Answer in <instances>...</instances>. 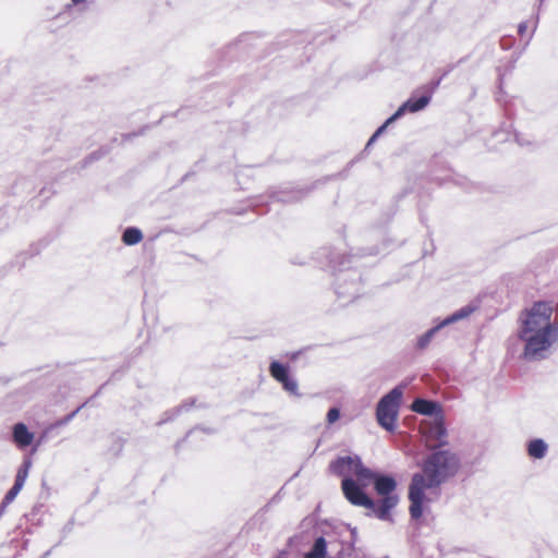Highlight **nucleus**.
Listing matches in <instances>:
<instances>
[{
  "label": "nucleus",
  "mask_w": 558,
  "mask_h": 558,
  "mask_svg": "<svg viewBox=\"0 0 558 558\" xmlns=\"http://www.w3.org/2000/svg\"><path fill=\"white\" fill-rule=\"evenodd\" d=\"M31 465H32L31 461L25 460L23 465L19 469L16 476H22V478L26 480L28 476V471H29Z\"/></svg>",
  "instance_id": "aec40b11"
},
{
  "label": "nucleus",
  "mask_w": 558,
  "mask_h": 558,
  "mask_svg": "<svg viewBox=\"0 0 558 558\" xmlns=\"http://www.w3.org/2000/svg\"><path fill=\"white\" fill-rule=\"evenodd\" d=\"M375 490L383 498L378 505H376L375 517L383 521L391 519L390 510L393 509L398 502L399 497L393 494L397 482L393 477L388 475H377L374 481Z\"/></svg>",
  "instance_id": "7ed1b4c3"
},
{
  "label": "nucleus",
  "mask_w": 558,
  "mask_h": 558,
  "mask_svg": "<svg viewBox=\"0 0 558 558\" xmlns=\"http://www.w3.org/2000/svg\"><path fill=\"white\" fill-rule=\"evenodd\" d=\"M25 481L26 480L22 478V476H16L14 485L12 487L15 488L17 492H21V489L23 488V486L25 484Z\"/></svg>",
  "instance_id": "b1692460"
},
{
  "label": "nucleus",
  "mask_w": 558,
  "mask_h": 558,
  "mask_svg": "<svg viewBox=\"0 0 558 558\" xmlns=\"http://www.w3.org/2000/svg\"><path fill=\"white\" fill-rule=\"evenodd\" d=\"M25 481L26 480L22 478V476H16L14 485L12 487L15 488L17 492H21V489L23 488V486L25 484Z\"/></svg>",
  "instance_id": "5701e85b"
},
{
  "label": "nucleus",
  "mask_w": 558,
  "mask_h": 558,
  "mask_svg": "<svg viewBox=\"0 0 558 558\" xmlns=\"http://www.w3.org/2000/svg\"><path fill=\"white\" fill-rule=\"evenodd\" d=\"M401 398L402 389L400 387H396L389 393L384 396L377 404V422L383 428L389 432L393 430L396 427Z\"/></svg>",
  "instance_id": "20e7f679"
},
{
  "label": "nucleus",
  "mask_w": 558,
  "mask_h": 558,
  "mask_svg": "<svg viewBox=\"0 0 558 558\" xmlns=\"http://www.w3.org/2000/svg\"><path fill=\"white\" fill-rule=\"evenodd\" d=\"M430 95L421 96L417 99H409L388 119V123H392L401 118L407 111L417 112L423 110L430 101Z\"/></svg>",
  "instance_id": "423d86ee"
},
{
  "label": "nucleus",
  "mask_w": 558,
  "mask_h": 558,
  "mask_svg": "<svg viewBox=\"0 0 558 558\" xmlns=\"http://www.w3.org/2000/svg\"><path fill=\"white\" fill-rule=\"evenodd\" d=\"M412 410L416 413L423 414V415H433L437 412L439 409L438 403L434 401H428L424 399H416L412 403Z\"/></svg>",
  "instance_id": "9d476101"
},
{
  "label": "nucleus",
  "mask_w": 558,
  "mask_h": 558,
  "mask_svg": "<svg viewBox=\"0 0 558 558\" xmlns=\"http://www.w3.org/2000/svg\"><path fill=\"white\" fill-rule=\"evenodd\" d=\"M377 137L378 136H375V133H374L373 136L369 138L367 146L372 145L376 141Z\"/></svg>",
  "instance_id": "c85d7f7f"
},
{
  "label": "nucleus",
  "mask_w": 558,
  "mask_h": 558,
  "mask_svg": "<svg viewBox=\"0 0 558 558\" xmlns=\"http://www.w3.org/2000/svg\"><path fill=\"white\" fill-rule=\"evenodd\" d=\"M356 292H357V284H356V283H353V290H352V291H341V290H340V287L338 288V291H337V293H338L339 295H342V296H344V295H348V296H355V293H356Z\"/></svg>",
  "instance_id": "4be33fe9"
},
{
  "label": "nucleus",
  "mask_w": 558,
  "mask_h": 558,
  "mask_svg": "<svg viewBox=\"0 0 558 558\" xmlns=\"http://www.w3.org/2000/svg\"><path fill=\"white\" fill-rule=\"evenodd\" d=\"M13 439L19 447L25 448L32 444L34 434L27 429L25 424L17 423L13 427Z\"/></svg>",
  "instance_id": "1a4fd4ad"
},
{
  "label": "nucleus",
  "mask_w": 558,
  "mask_h": 558,
  "mask_svg": "<svg viewBox=\"0 0 558 558\" xmlns=\"http://www.w3.org/2000/svg\"><path fill=\"white\" fill-rule=\"evenodd\" d=\"M326 547H327V544H326L325 538L318 537L315 541L312 550L306 555L305 558H325Z\"/></svg>",
  "instance_id": "dca6fc26"
},
{
  "label": "nucleus",
  "mask_w": 558,
  "mask_h": 558,
  "mask_svg": "<svg viewBox=\"0 0 558 558\" xmlns=\"http://www.w3.org/2000/svg\"><path fill=\"white\" fill-rule=\"evenodd\" d=\"M458 469V460L449 451H437L424 462L422 472L415 473L409 488L410 513L418 519L423 513V505L428 501L426 493L437 488Z\"/></svg>",
  "instance_id": "f03ea898"
},
{
  "label": "nucleus",
  "mask_w": 558,
  "mask_h": 558,
  "mask_svg": "<svg viewBox=\"0 0 558 558\" xmlns=\"http://www.w3.org/2000/svg\"><path fill=\"white\" fill-rule=\"evenodd\" d=\"M475 311V307L473 305H466L458 311H456L453 314L441 320V326L446 327L448 325L454 324L457 322H460L462 319H466L470 317Z\"/></svg>",
  "instance_id": "9b49d317"
},
{
  "label": "nucleus",
  "mask_w": 558,
  "mask_h": 558,
  "mask_svg": "<svg viewBox=\"0 0 558 558\" xmlns=\"http://www.w3.org/2000/svg\"><path fill=\"white\" fill-rule=\"evenodd\" d=\"M441 328H444V326H441V322H440L435 327L430 328L428 331L423 333L417 339V348L425 349L429 344V342L432 341V339L434 338L436 332L439 331Z\"/></svg>",
  "instance_id": "f3484780"
},
{
  "label": "nucleus",
  "mask_w": 558,
  "mask_h": 558,
  "mask_svg": "<svg viewBox=\"0 0 558 558\" xmlns=\"http://www.w3.org/2000/svg\"><path fill=\"white\" fill-rule=\"evenodd\" d=\"M269 372L270 375L280 384L289 377L288 367L276 361L270 364Z\"/></svg>",
  "instance_id": "2eb2a0df"
},
{
  "label": "nucleus",
  "mask_w": 558,
  "mask_h": 558,
  "mask_svg": "<svg viewBox=\"0 0 558 558\" xmlns=\"http://www.w3.org/2000/svg\"><path fill=\"white\" fill-rule=\"evenodd\" d=\"M388 120L375 132V136H379L384 133L385 129L389 125Z\"/></svg>",
  "instance_id": "a878e982"
},
{
  "label": "nucleus",
  "mask_w": 558,
  "mask_h": 558,
  "mask_svg": "<svg viewBox=\"0 0 558 558\" xmlns=\"http://www.w3.org/2000/svg\"><path fill=\"white\" fill-rule=\"evenodd\" d=\"M143 239V233L140 229L130 227L124 230L122 241L126 245H135Z\"/></svg>",
  "instance_id": "4468645a"
},
{
  "label": "nucleus",
  "mask_w": 558,
  "mask_h": 558,
  "mask_svg": "<svg viewBox=\"0 0 558 558\" xmlns=\"http://www.w3.org/2000/svg\"><path fill=\"white\" fill-rule=\"evenodd\" d=\"M342 490L345 498L354 506L367 509L368 514L375 515L376 504L362 489V487L352 478L342 480Z\"/></svg>",
  "instance_id": "39448f33"
},
{
  "label": "nucleus",
  "mask_w": 558,
  "mask_h": 558,
  "mask_svg": "<svg viewBox=\"0 0 558 558\" xmlns=\"http://www.w3.org/2000/svg\"><path fill=\"white\" fill-rule=\"evenodd\" d=\"M340 417V411L337 408H331L327 413V422L328 424H333Z\"/></svg>",
  "instance_id": "6ab92c4d"
},
{
  "label": "nucleus",
  "mask_w": 558,
  "mask_h": 558,
  "mask_svg": "<svg viewBox=\"0 0 558 558\" xmlns=\"http://www.w3.org/2000/svg\"><path fill=\"white\" fill-rule=\"evenodd\" d=\"M19 493H20V492H17L15 488H13V487H12V488L7 493V495L4 496V498H3V505H9V504H11V502L15 499V497L19 495Z\"/></svg>",
  "instance_id": "412c9836"
},
{
  "label": "nucleus",
  "mask_w": 558,
  "mask_h": 558,
  "mask_svg": "<svg viewBox=\"0 0 558 558\" xmlns=\"http://www.w3.org/2000/svg\"><path fill=\"white\" fill-rule=\"evenodd\" d=\"M85 0H71V4L70 5H77L80 3H83Z\"/></svg>",
  "instance_id": "cd10ccee"
},
{
  "label": "nucleus",
  "mask_w": 558,
  "mask_h": 558,
  "mask_svg": "<svg viewBox=\"0 0 558 558\" xmlns=\"http://www.w3.org/2000/svg\"><path fill=\"white\" fill-rule=\"evenodd\" d=\"M553 304L546 301L535 302L521 313L518 337L524 343V359L538 361L547 357L558 341V326L553 320Z\"/></svg>",
  "instance_id": "f257e3e1"
},
{
  "label": "nucleus",
  "mask_w": 558,
  "mask_h": 558,
  "mask_svg": "<svg viewBox=\"0 0 558 558\" xmlns=\"http://www.w3.org/2000/svg\"><path fill=\"white\" fill-rule=\"evenodd\" d=\"M356 461H361L360 457H357V456L342 457L331 463V469L336 473L343 475L345 477H347V475H350V474L354 475L356 473V469L354 466L355 463H353V462H356Z\"/></svg>",
  "instance_id": "0eeeda50"
},
{
  "label": "nucleus",
  "mask_w": 558,
  "mask_h": 558,
  "mask_svg": "<svg viewBox=\"0 0 558 558\" xmlns=\"http://www.w3.org/2000/svg\"><path fill=\"white\" fill-rule=\"evenodd\" d=\"M526 28H527V24H526V23H521V24L519 25V33H520L521 35H523V34H524V32L526 31Z\"/></svg>",
  "instance_id": "bb28decb"
},
{
  "label": "nucleus",
  "mask_w": 558,
  "mask_h": 558,
  "mask_svg": "<svg viewBox=\"0 0 558 558\" xmlns=\"http://www.w3.org/2000/svg\"><path fill=\"white\" fill-rule=\"evenodd\" d=\"M25 481L26 480L22 478V476H16L14 485L12 487L15 488L17 492H21V489L23 488V486L25 484Z\"/></svg>",
  "instance_id": "393cba45"
},
{
  "label": "nucleus",
  "mask_w": 558,
  "mask_h": 558,
  "mask_svg": "<svg viewBox=\"0 0 558 558\" xmlns=\"http://www.w3.org/2000/svg\"><path fill=\"white\" fill-rule=\"evenodd\" d=\"M548 446L543 439L531 440L527 445L529 456L534 459H543L546 456Z\"/></svg>",
  "instance_id": "ddd939ff"
},
{
  "label": "nucleus",
  "mask_w": 558,
  "mask_h": 558,
  "mask_svg": "<svg viewBox=\"0 0 558 558\" xmlns=\"http://www.w3.org/2000/svg\"><path fill=\"white\" fill-rule=\"evenodd\" d=\"M355 463V469H356V473L354 474L356 477H357V481L363 485V486H367L369 482H374L376 476L378 474L374 473L372 470H369L368 468L364 466L362 461H356L354 462Z\"/></svg>",
  "instance_id": "f8f14e48"
},
{
  "label": "nucleus",
  "mask_w": 558,
  "mask_h": 558,
  "mask_svg": "<svg viewBox=\"0 0 558 558\" xmlns=\"http://www.w3.org/2000/svg\"><path fill=\"white\" fill-rule=\"evenodd\" d=\"M422 430L428 435L429 438L435 439L438 445L446 444L447 430L440 418L436 417L428 428L422 426Z\"/></svg>",
  "instance_id": "6e6552de"
},
{
  "label": "nucleus",
  "mask_w": 558,
  "mask_h": 558,
  "mask_svg": "<svg viewBox=\"0 0 558 558\" xmlns=\"http://www.w3.org/2000/svg\"><path fill=\"white\" fill-rule=\"evenodd\" d=\"M281 385L286 391L295 396L298 395L299 385L293 378L288 377Z\"/></svg>",
  "instance_id": "a211bd4d"
},
{
  "label": "nucleus",
  "mask_w": 558,
  "mask_h": 558,
  "mask_svg": "<svg viewBox=\"0 0 558 558\" xmlns=\"http://www.w3.org/2000/svg\"><path fill=\"white\" fill-rule=\"evenodd\" d=\"M73 415H74V413L70 414L65 421L68 422L69 420H71L73 417Z\"/></svg>",
  "instance_id": "c756f323"
}]
</instances>
